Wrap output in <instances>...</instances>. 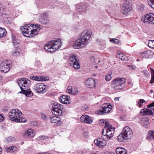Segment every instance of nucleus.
Listing matches in <instances>:
<instances>
[{
	"instance_id": "f257e3e1",
	"label": "nucleus",
	"mask_w": 154,
	"mask_h": 154,
	"mask_svg": "<svg viewBox=\"0 0 154 154\" xmlns=\"http://www.w3.org/2000/svg\"><path fill=\"white\" fill-rule=\"evenodd\" d=\"M32 24L30 26L25 25L20 27V29L23 35L27 37L32 38L36 35L41 29L40 27Z\"/></svg>"
},
{
	"instance_id": "f03ea898",
	"label": "nucleus",
	"mask_w": 154,
	"mask_h": 154,
	"mask_svg": "<svg viewBox=\"0 0 154 154\" xmlns=\"http://www.w3.org/2000/svg\"><path fill=\"white\" fill-rule=\"evenodd\" d=\"M17 83L21 90L20 93L25 94L27 97L32 96V93L29 89L30 84L29 80L25 78H22L17 81Z\"/></svg>"
},
{
	"instance_id": "7ed1b4c3",
	"label": "nucleus",
	"mask_w": 154,
	"mask_h": 154,
	"mask_svg": "<svg viewBox=\"0 0 154 154\" xmlns=\"http://www.w3.org/2000/svg\"><path fill=\"white\" fill-rule=\"evenodd\" d=\"M8 117L11 121L18 122H26V119L22 117L21 111L18 109H13L8 113Z\"/></svg>"
},
{
	"instance_id": "20e7f679",
	"label": "nucleus",
	"mask_w": 154,
	"mask_h": 154,
	"mask_svg": "<svg viewBox=\"0 0 154 154\" xmlns=\"http://www.w3.org/2000/svg\"><path fill=\"white\" fill-rule=\"evenodd\" d=\"M61 45L60 39L51 41L46 44L44 46V48L46 51L50 52L56 51L59 49Z\"/></svg>"
},
{
	"instance_id": "39448f33",
	"label": "nucleus",
	"mask_w": 154,
	"mask_h": 154,
	"mask_svg": "<svg viewBox=\"0 0 154 154\" xmlns=\"http://www.w3.org/2000/svg\"><path fill=\"white\" fill-rule=\"evenodd\" d=\"M115 129V128L113 127L109 123H107L106 127L102 132V139L105 140L106 139L107 140H109L113 135Z\"/></svg>"
},
{
	"instance_id": "423d86ee",
	"label": "nucleus",
	"mask_w": 154,
	"mask_h": 154,
	"mask_svg": "<svg viewBox=\"0 0 154 154\" xmlns=\"http://www.w3.org/2000/svg\"><path fill=\"white\" fill-rule=\"evenodd\" d=\"M125 79L124 78H117L113 80L111 85L115 90H121L125 87Z\"/></svg>"
},
{
	"instance_id": "0eeeda50",
	"label": "nucleus",
	"mask_w": 154,
	"mask_h": 154,
	"mask_svg": "<svg viewBox=\"0 0 154 154\" xmlns=\"http://www.w3.org/2000/svg\"><path fill=\"white\" fill-rule=\"evenodd\" d=\"M91 35V33L89 31H84L80 34V37L78 39L80 40V42L83 45L87 44L90 39Z\"/></svg>"
},
{
	"instance_id": "6e6552de",
	"label": "nucleus",
	"mask_w": 154,
	"mask_h": 154,
	"mask_svg": "<svg viewBox=\"0 0 154 154\" xmlns=\"http://www.w3.org/2000/svg\"><path fill=\"white\" fill-rule=\"evenodd\" d=\"M112 107V106L110 104L105 103L103 104L100 109L96 111V113L99 115L108 113L111 110Z\"/></svg>"
},
{
	"instance_id": "1a4fd4ad",
	"label": "nucleus",
	"mask_w": 154,
	"mask_h": 154,
	"mask_svg": "<svg viewBox=\"0 0 154 154\" xmlns=\"http://www.w3.org/2000/svg\"><path fill=\"white\" fill-rule=\"evenodd\" d=\"M69 62L71 65H73L75 69H78L80 68V65L75 54L71 55L69 58Z\"/></svg>"
},
{
	"instance_id": "9d476101",
	"label": "nucleus",
	"mask_w": 154,
	"mask_h": 154,
	"mask_svg": "<svg viewBox=\"0 0 154 154\" xmlns=\"http://www.w3.org/2000/svg\"><path fill=\"white\" fill-rule=\"evenodd\" d=\"M122 132L126 139L130 138L133 135L132 130L128 126L125 127Z\"/></svg>"
},
{
	"instance_id": "9b49d317",
	"label": "nucleus",
	"mask_w": 154,
	"mask_h": 154,
	"mask_svg": "<svg viewBox=\"0 0 154 154\" xmlns=\"http://www.w3.org/2000/svg\"><path fill=\"white\" fill-rule=\"evenodd\" d=\"M33 88L34 90L38 93H44L46 91V86L42 83L35 84Z\"/></svg>"
},
{
	"instance_id": "f8f14e48",
	"label": "nucleus",
	"mask_w": 154,
	"mask_h": 154,
	"mask_svg": "<svg viewBox=\"0 0 154 154\" xmlns=\"http://www.w3.org/2000/svg\"><path fill=\"white\" fill-rule=\"evenodd\" d=\"M141 20L145 23L148 22L150 24H154V14L151 13L146 14L142 18Z\"/></svg>"
},
{
	"instance_id": "ddd939ff",
	"label": "nucleus",
	"mask_w": 154,
	"mask_h": 154,
	"mask_svg": "<svg viewBox=\"0 0 154 154\" xmlns=\"http://www.w3.org/2000/svg\"><path fill=\"white\" fill-rule=\"evenodd\" d=\"M140 114L143 116L153 115L154 114V108L142 109L140 112Z\"/></svg>"
},
{
	"instance_id": "4468645a",
	"label": "nucleus",
	"mask_w": 154,
	"mask_h": 154,
	"mask_svg": "<svg viewBox=\"0 0 154 154\" xmlns=\"http://www.w3.org/2000/svg\"><path fill=\"white\" fill-rule=\"evenodd\" d=\"M131 8L130 4L126 2L122 6V13L125 15H127L131 11Z\"/></svg>"
},
{
	"instance_id": "2eb2a0df",
	"label": "nucleus",
	"mask_w": 154,
	"mask_h": 154,
	"mask_svg": "<svg viewBox=\"0 0 154 154\" xmlns=\"http://www.w3.org/2000/svg\"><path fill=\"white\" fill-rule=\"evenodd\" d=\"M10 69L9 64L7 61L2 62L0 63V71H1L7 73Z\"/></svg>"
},
{
	"instance_id": "dca6fc26",
	"label": "nucleus",
	"mask_w": 154,
	"mask_h": 154,
	"mask_svg": "<svg viewBox=\"0 0 154 154\" xmlns=\"http://www.w3.org/2000/svg\"><path fill=\"white\" fill-rule=\"evenodd\" d=\"M106 139H103L102 138L101 139H95L94 141V143L99 147L105 146L106 144Z\"/></svg>"
},
{
	"instance_id": "f3484780",
	"label": "nucleus",
	"mask_w": 154,
	"mask_h": 154,
	"mask_svg": "<svg viewBox=\"0 0 154 154\" xmlns=\"http://www.w3.org/2000/svg\"><path fill=\"white\" fill-rule=\"evenodd\" d=\"M76 8L78 12L81 14L85 13L87 11L86 5L83 3L77 5Z\"/></svg>"
},
{
	"instance_id": "a211bd4d",
	"label": "nucleus",
	"mask_w": 154,
	"mask_h": 154,
	"mask_svg": "<svg viewBox=\"0 0 154 154\" xmlns=\"http://www.w3.org/2000/svg\"><path fill=\"white\" fill-rule=\"evenodd\" d=\"M63 105L57 103H55L54 104H51V105L49 106L50 108L51 109V112L52 113L55 112L56 110L58 109H61L62 108V106Z\"/></svg>"
},
{
	"instance_id": "6ab92c4d",
	"label": "nucleus",
	"mask_w": 154,
	"mask_h": 154,
	"mask_svg": "<svg viewBox=\"0 0 154 154\" xmlns=\"http://www.w3.org/2000/svg\"><path fill=\"white\" fill-rule=\"evenodd\" d=\"M95 79L92 78L88 79L85 82L86 85L89 88L94 87L95 86Z\"/></svg>"
},
{
	"instance_id": "aec40b11",
	"label": "nucleus",
	"mask_w": 154,
	"mask_h": 154,
	"mask_svg": "<svg viewBox=\"0 0 154 154\" xmlns=\"http://www.w3.org/2000/svg\"><path fill=\"white\" fill-rule=\"evenodd\" d=\"M80 119L81 121L88 124H91L92 122V120L88 116L83 115L80 117Z\"/></svg>"
},
{
	"instance_id": "412c9836",
	"label": "nucleus",
	"mask_w": 154,
	"mask_h": 154,
	"mask_svg": "<svg viewBox=\"0 0 154 154\" xmlns=\"http://www.w3.org/2000/svg\"><path fill=\"white\" fill-rule=\"evenodd\" d=\"M31 79L37 81H43L48 80L49 79L48 77L47 76H41L39 77L32 76L30 77Z\"/></svg>"
},
{
	"instance_id": "4be33fe9",
	"label": "nucleus",
	"mask_w": 154,
	"mask_h": 154,
	"mask_svg": "<svg viewBox=\"0 0 154 154\" xmlns=\"http://www.w3.org/2000/svg\"><path fill=\"white\" fill-rule=\"evenodd\" d=\"M34 136V133L32 129H29L26 131L24 134V136L26 137L30 138Z\"/></svg>"
},
{
	"instance_id": "5701e85b",
	"label": "nucleus",
	"mask_w": 154,
	"mask_h": 154,
	"mask_svg": "<svg viewBox=\"0 0 154 154\" xmlns=\"http://www.w3.org/2000/svg\"><path fill=\"white\" fill-rule=\"evenodd\" d=\"M60 101L62 103L65 104H69L70 101L69 99V97L67 96L62 95L60 97Z\"/></svg>"
},
{
	"instance_id": "b1692460",
	"label": "nucleus",
	"mask_w": 154,
	"mask_h": 154,
	"mask_svg": "<svg viewBox=\"0 0 154 154\" xmlns=\"http://www.w3.org/2000/svg\"><path fill=\"white\" fill-rule=\"evenodd\" d=\"M79 40L78 39L74 44L72 46L74 48L78 49L83 46L82 44L81 43Z\"/></svg>"
},
{
	"instance_id": "393cba45",
	"label": "nucleus",
	"mask_w": 154,
	"mask_h": 154,
	"mask_svg": "<svg viewBox=\"0 0 154 154\" xmlns=\"http://www.w3.org/2000/svg\"><path fill=\"white\" fill-rule=\"evenodd\" d=\"M51 122L53 123H57L58 124L61 122L59 117L56 116H51L49 117Z\"/></svg>"
},
{
	"instance_id": "a878e982",
	"label": "nucleus",
	"mask_w": 154,
	"mask_h": 154,
	"mask_svg": "<svg viewBox=\"0 0 154 154\" xmlns=\"http://www.w3.org/2000/svg\"><path fill=\"white\" fill-rule=\"evenodd\" d=\"M45 14L40 17L39 21L40 23L45 25H47L49 23V21L46 19L45 17Z\"/></svg>"
},
{
	"instance_id": "bb28decb",
	"label": "nucleus",
	"mask_w": 154,
	"mask_h": 154,
	"mask_svg": "<svg viewBox=\"0 0 154 154\" xmlns=\"http://www.w3.org/2000/svg\"><path fill=\"white\" fill-rule=\"evenodd\" d=\"M141 124L146 128L149 124V119L147 118H144L140 121Z\"/></svg>"
},
{
	"instance_id": "cd10ccee",
	"label": "nucleus",
	"mask_w": 154,
	"mask_h": 154,
	"mask_svg": "<svg viewBox=\"0 0 154 154\" xmlns=\"http://www.w3.org/2000/svg\"><path fill=\"white\" fill-rule=\"evenodd\" d=\"M11 19V17L8 15L5 14H2L1 13H0V19L4 20L6 22H9Z\"/></svg>"
},
{
	"instance_id": "c85d7f7f",
	"label": "nucleus",
	"mask_w": 154,
	"mask_h": 154,
	"mask_svg": "<svg viewBox=\"0 0 154 154\" xmlns=\"http://www.w3.org/2000/svg\"><path fill=\"white\" fill-rule=\"evenodd\" d=\"M17 149V147L14 146L6 147L5 148V151L10 153H12L15 151Z\"/></svg>"
},
{
	"instance_id": "c756f323",
	"label": "nucleus",
	"mask_w": 154,
	"mask_h": 154,
	"mask_svg": "<svg viewBox=\"0 0 154 154\" xmlns=\"http://www.w3.org/2000/svg\"><path fill=\"white\" fill-rule=\"evenodd\" d=\"M117 154H126L127 151L124 148L119 147L116 149Z\"/></svg>"
},
{
	"instance_id": "7c9ffc66",
	"label": "nucleus",
	"mask_w": 154,
	"mask_h": 154,
	"mask_svg": "<svg viewBox=\"0 0 154 154\" xmlns=\"http://www.w3.org/2000/svg\"><path fill=\"white\" fill-rule=\"evenodd\" d=\"M118 54L119 56L118 57L122 60L124 61H127L128 60V57L124 55L121 52H120L119 53H118Z\"/></svg>"
},
{
	"instance_id": "2f4dec72",
	"label": "nucleus",
	"mask_w": 154,
	"mask_h": 154,
	"mask_svg": "<svg viewBox=\"0 0 154 154\" xmlns=\"http://www.w3.org/2000/svg\"><path fill=\"white\" fill-rule=\"evenodd\" d=\"M7 34L5 29L2 27H0V38L5 37Z\"/></svg>"
},
{
	"instance_id": "473e14b6",
	"label": "nucleus",
	"mask_w": 154,
	"mask_h": 154,
	"mask_svg": "<svg viewBox=\"0 0 154 154\" xmlns=\"http://www.w3.org/2000/svg\"><path fill=\"white\" fill-rule=\"evenodd\" d=\"M66 92L69 94H72L74 95L78 93V91H75L74 92L73 91L72 88L71 86H69L68 87L66 90Z\"/></svg>"
},
{
	"instance_id": "72a5a7b5",
	"label": "nucleus",
	"mask_w": 154,
	"mask_h": 154,
	"mask_svg": "<svg viewBox=\"0 0 154 154\" xmlns=\"http://www.w3.org/2000/svg\"><path fill=\"white\" fill-rule=\"evenodd\" d=\"M150 71L151 75V78L150 83L151 84H152L154 83V70L150 68Z\"/></svg>"
},
{
	"instance_id": "f704fd0d",
	"label": "nucleus",
	"mask_w": 154,
	"mask_h": 154,
	"mask_svg": "<svg viewBox=\"0 0 154 154\" xmlns=\"http://www.w3.org/2000/svg\"><path fill=\"white\" fill-rule=\"evenodd\" d=\"M125 137L122 133V132L121 133V134L119 135L117 137V140L119 142H123L124 140H126V138H125Z\"/></svg>"
},
{
	"instance_id": "c9c22d12",
	"label": "nucleus",
	"mask_w": 154,
	"mask_h": 154,
	"mask_svg": "<svg viewBox=\"0 0 154 154\" xmlns=\"http://www.w3.org/2000/svg\"><path fill=\"white\" fill-rule=\"evenodd\" d=\"M56 112L54 113H52V114L56 116H60L61 115L62 112V111L61 109H58L56 110Z\"/></svg>"
},
{
	"instance_id": "e433bc0d",
	"label": "nucleus",
	"mask_w": 154,
	"mask_h": 154,
	"mask_svg": "<svg viewBox=\"0 0 154 154\" xmlns=\"http://www.w3.org/2000/svg\"><path fill=\"white\" fill-rule=\"evenodd\" d=\"M6 142L8 143H10L13 142H14L16 141V139L13 137H9L6 140Z\"/></svg>"
},
{
	"instance_id": "4c0bfd02",
	"label": "nucleus",
	"mask_w": 154,
	"mask_h": 154,
	"mask_svg": "<svg viewBox=\"0 0 154 154\" xmlns=\"http://www.w3.org/2000/svg\"><path fill=\"white\" fill-rule=\"evenodd\" d=\"M107 123H109L108 122L104 119H101L99 121V123L100 125H105L104 128L106 127V124Z\"/></svg>"
},
{
	"instance_id": "58836bf2",
	"label": "nucleus",
	"mask_w": 154,
	"mask_h": 154,
	"mask_svg": "<svg viewBox=\"0 0 154 154\" xmlns=\"http://www.w3.org/2000/svg\"><path fill=\"white\" fill-rule=\"evenodd\" d=\"M12 41L14 45L15 46H16L17 45L20 43V41L16 39L15 37L12 38Z\"/></svg>"
},
{
	"instance_id": "ea45409f",
	"label": "nucleus",
	"mask_w": 154,
	"mask_h": 154,
	"mask_svg": "<svg viewBox=\"0 0 154 154\" xmlns=\"http://www.w3.org/2000/svg\"><path fill=\"white\" fill-rule=\"evenodd\" d=\"M148 45L149 48H154V40H149Z\"/></svg>"
},
{
	"instance_id": "a19ab883",
	"label": "nucleus",
	"mask_w": 154,
	"mask_h": 154,
	"mask_svg": "<svg viewBox=\"0 0 154 154\" xmlns=\"http://www.w3.org/2000/svg\"><path fill=\"white\" fill-rule=\"evenodd\" d=\"M148 2L149 6L154 9V0H148Z\"/></svg>"
},
{
	"instance_id": "79ce46f5",
	"label": "nucleus",
	"mask_w": 154,
	"mask_h": 154,
	"mask_svg": "<svg viewBox=\"0 0 154 154\" xmlns=\"http://www.w3.org/2000/svg\"><path fill=\"white\" fill-rule=\"evenodd\" d=\"M141 56L142 57L146 58H147L149 57L147 51H145L142 53L141 54Z\"/></svg>"
},
{
	"instance_id": "37998d69",
	"label": "nucleus",
	"mask_w": 154,
	"mask_h": 154,
	"mask_svg": "<svg viewBox=\"0 0 154 154\" xmlns=\"http://www.w3.org/2000/svg\"><path fill=\"white\" fill-rule=\"evenodd\" d=\"M12 54L14 56H16L19 55L20 52L18 49H16L12 52Z\"/></svg>"
},
{
	"instance_id": "c03bdc74",
	"label": "nucleus",
	"mask_w": 154,
	"mask_h": 154,
	"mask_svg": "<svg viewBox=\"0 0 154 154\" xmlns=\"http://www.w3.org/2000/svg\"><path fill=\"white\" fill-rule=\"evenodd\" d=\"M145 102V100L143 99H140L138 102V104L140 107H141Z\"/></svg>"
},
{
	"instance_id": "a18cd8bd",
	"label": "nucleus",
	"mask_w": 154,
	"mask_h": 154,
	"mask_svg": "<svg viewBox=\"0 0 154 154\" xmlns=\"http://www.w3.org/2000/svg\"><path fill=\"white\" fill-rule=\"evenodd\" d=\"M148 136L150 138H152L153 139H154V131H149Z\"/></svg>"
},
{
	"instance_id": "49530a36",
	"label": "nucleus",
	"mask_w": 154,
	"mask_h": 154,
	"mask_svg": "<svg viewBox=\"0 0 154 154\" xmlns=\"http://www.w3.org/2000/svg\"><path fill=\"white\" fill-rule=\"evenodd\" d=\"M110 41L111 42H113L116 44H118L119 43V41L117 39L115 38H111L110 39Z\"/></svg>"
},
{
	"instance_id": "de8ad7c7",
	"label": "nucleus",
	"mask_w": 154,
	"mask_h": 154,
	"mask_svg": "<svg viewBox=\"0 0 154 154\" xmlns=\"http://www.w3.org/2000/svg\"><path fill=\"white\" fill-rule=\"evenodd\" d=\"M35 65L37 66V68H39L42 65V63L40 61H35Z\"/></svg>"
},
{
	"instance_id": "09e8293b",
	"label": "nucleus",
	"mask_w": 154,
	"mask_h": 154,
	"mask_svg": "<svg viewBox=\"0 0 154 154\" xmlns=\"http://www.w3.org/2000/svg\"><path fill=\"white\" fill-rule=\"evenodd\" d=\"M112 77L110 74H108L105 77L106 80L107 81H109L111 80Z\"/></svg>"
},
{
	"instance_id": "8fccbe9b",
	"label": "nucleus",
	"mask_w": 154,
	"mask_h": 154,
	"mask_svg": "<svg viewBox=\"0 0 154 154\" xmlns=\"http://www.w3.org/2000/svg\"><path fill=\"white\" fill-rule=\"evenodd\" d=\"M147 106L148 108H151L154 106V101L148 105Z\"/></svg>"
},
{
	"instance_id": "3c124183",
	"label": "nucleus",
	"mask_w": 154,
	"mask_h": 154,
	"mask_svg": "<svg viewBox=\"0 0 154 154\" xmlns=\"http://www.w3.org/2000/svg\"><path fill=\"white\" fill-rule=\"evenodd\" d=\"M4 120L3 116L0 113V122L3 121Z\"/></svg>"
},
{
	"instance_id": "603ef678",
	"label": "nucleus",
	"mask_w": 154,
	"mask_h": 154,
	"mask_svg": "<svg viewBox=\"0 0 154 154\" xmlns=\"http://www.w3.org/2000/svg\"><path fill=\"white\" fill-rule=\"evenodd\" d=\"M91 59L93 62H94L95 63H96L97 61L96 60H95V58L94 56H92L91 57Z\"/></svg>"
},
{
	"instance_id": "864d4df0",
	"label": "nucleus",
	"mask_w": 154,
	"mask_h": 154,
	"mask_svg": "<svg viewBox=\"0 0 154 154\" xmlns=\"http://www.w3.org/2000/svg\"><path fill=\"white\" fill-rule=\"evenodd\" d=\"M42 117L44 119H48V118L44 114H42Z\"/></svg>"
},
{
	"instance_id": "5fc2aeb1",
	"label": "nucleus",
	"mask_w": 154,
	"mask_h": 154,
	"mask_svg": "<svg viewBox=\"0 0 154 154\" xmlns=\"http://www.w3.org/2000/svg\"><path fill=\"white\" fill-rule=\"evenodd\" d=\"M120 97H116L115 98V101H118L119 100V99L120 98Z\"/></svg>"
},
{
	"instance_id": "6e6d98bb",
	"label": "nucleus",
	"mask_w": 154,
	"mask_h": 154,
	"mask_svg": "<svg viewBox=\"0 0 154 154\" xmlns=\"http://www.w3.org/2000/svg\"><path fill=\"white\" fill-rule=\"evenodd\" d=\"M4 9L2 7V5L0 3V11L3 10Z\"/></svg>"
},
{
	"instance_id": "4d7b16f0",
	"label": "nucleus",
	"mask_w": 154,
	"mask_h": 154,
	"mask_svg": "<svg viewBox=\"0 0 154 154\" xmlns=\"http://www.w3.org/2000/svg\"><path fill=\"white\" fill-rule=\"evenodd\" d=\"M38 154H50L49 153H48V152H44V153L41 152V153H38Z\"/></svg>"
},
{
	"instance_id": "13d9d810",
	"label": "nucleus",
	"mask_w": 154,
	"mask_h": 154,
	"mask_svg": "<svg viewBox=\"0 0 154 154\" xmlns=\"http://www.w3.org/2000/svg\"><path fill=\"white\" fill-rule=\"evenodd\" d=\"M77 154H84V152L83 151H80L78 152Z\"/></svg>"
},
{
	"instance_id": "bf43d9fd",
	"label": "nucleus",
	"mask_w": 154,
	"mask_h": 154,
	"mask_svg": "<svg viewBox=\"0 0 154 154\" xmlns=\"http://www.w3.org/2000/svg\"><path fill=\"white\" fill-rule=\"evenodd\" d=\"M2 151V149L1 147H0V154H1Z\"/></svg>"
},
{
	"instance_id": "052dcab7",
	"label": "nucleus",
	"mask_w": 154,
	"mask_h": 154,
	"mask_svg": "<svg viewBox=\"0 0 154 154\" xmlns=\"http://www.w3.org/2000/svg\"><path fill=\"white\" fill-rule=\"evenodd\" d=\"M153 91L152 90H151L150 91V92L151 93H152L153 92Z\"/></svg>"
},
{
	"instance_id": "680f3d73",
	"label": "nucleus",
	"mask_w": 154,
	"mask_h": 154,
	"mask_svg": "<svg viewBox=\"0 0 154 154\" xmlns=\"http://www.w3.org/2000/svg\"><path fill=\"white\" fill-rule=\"evenodd\" d=\"M97 67H98V66H95V68H96V69L97 68Z\"/></svg>"
},
{
	"instance_id": "e2e57ef3",
	"label": "nucleus",
	"mask_w": 154,
	"mask_h": 154,
	"mask_svg": "<svg viewBox=\"0 0 154 154\" xmlns=\"http://www.w3.org/2000/svg\"><path fill=\"white\" fill-rule=\"evenodd\" d=\"M100 61L99 60L98 61V63H100Z\"/></svg>"
}]
</instances>
